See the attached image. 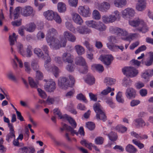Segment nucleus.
I'll return each instance as SVG.
<instances>
[{
  "mask_svg": "<svg viewBox=\"0 0 153 153\" xmlns=\"http://www.w3.org/2000/svg\"><path fill=\"white\" fill-rule=\"evenodd\" d=\"M17 37L18 36L16 35V34L14 33H13L12 35L9 36V41L11 45L12 46L14 45L15 42L16 41Z\"/></svg>",
  "mask_w": 153,
  "mask_h": 153,
  "instance_id": "nucleus-42",
  "label": "nucleus"
},
{
  "mask_svg": "<svg viewBox=\"0 0 153 153\" xmlns=\"http://www.w3.org/2000/svg\"><path fill=\"white\" fill-rule=\"evenodd\" d=\"M63 37L61 38L60 41L58 42L56 46V50L61 47H65L66 44L67 40L72 42H74L76 40L75 36L72 33L68 31H66L63 33Z\"/></svg>",
  "mask_w": 153,
  "mask_h": 153,
  "instance_id": "nucleus-3",
  "label": "nucleus"
},
{
  "mask_svg": "<svg viewBox=\"0 0 153 153\" xmlns=\"http://www.w3.org/2000/svg\"><path fill=\"white\" fill-rule=\"evenodd\" d=\"M110 140L111 141L116 140L117 138V136L116 133L111 132L108 135Z\"/></svg>",
  "mask_w": 153,
  "mask_h": 153,
  "instance_id": "nucleus-48",
  "label": "nucleus"
},
{
  "mask_svg": "<svg viewBox=\"0 0 153 153\" xmlns=\"http://www.w3.org/2000/svg\"><path fill=\"white\" fill-rule=\"evenodd\" d=\"M91 69L93 70L95 69L100 72H102L104 71L103 66L100 64H94L92 65Z\"/></svg>",
  "mask_w": 153,
  "mask_h": 153,
  "instance_id": "nucleus-37",
  "label": "nucleus"
},
{
  "mask_svg": "<svg viewBox=\"0 0 153 153\" xmlns=\"http://www.w3.org/2000/svg\"><path fill=\"white\" fill-rule=\"evenodd\" d=\"M110 16L113 22L115 21L120 20L121 18V14L117 10L114 11Z\"/></svg>",
  "mask_w": 153,
  "mask_h": 153,
  "instance_id": "nucleus-25",
  "label": "nucleus"
},
{
  "mask_svg": "<svg viewBox=\"0 0 153 153\" xmlns=\"http://www.w3.org/2000/svg\"><path fill=\"white\" fill-rule=\"evenodd\" d=\"M99 59L106 65H109L113 60L114 57L111 55H102Z\"/></svg>",
  "mask_w": 153,
  "mask_h": 153,
  "instance_id": "nucleus-16",
  "label": "nucleus"
},
{
  "mask_svg": "<svg viewBox=\"0 0 153 153\" xmlns=\"http://www.w3.org/2000/svg\"><path fill=\"white\" fill-rule=\"evenodd\" d=\"M16 61L18 62L19 67L20 68H22L23 67V63L21 59H19L16 55L14 56V65L13 68L15 69H16L18 68V65L16 62Z\"/></svg>",
  "mask_w": 153,
  "mask_h": 153,
  "instance_id": "nucleus-28",
  "label": "nucleus"
},
{
  "mask_svg": "<svg viewBox=\"0 0 153 153\" xmlns=\"http://www.w3.org/2000/svg\"><path fill=\"white\" fill-rule=\"evenodd\" d=\"M44 81L46 82L45 85V90L50 92H53L56 88V84L54 81L52 79L47 80L45 79Z\"/></svg>",
  "mask_w": 153,
  "mask_h": 153,
  "instance_id": "nucleus-11",
  "label": "nucleus"
},
{
  "mask_svg": "<svg viewBox=\"0 0 153 153\" xmlns=\"http://www.w3.org/2000/svg\"><path fill=\"white\" fill-rule=\"evenodd\" d=\"M126 151L129 153H134L137 151V149L132 145L129 144L128 145L126 148Z\"/></svg>",
  "mask_w": 153,
  "mask_h": 153,
  "instance_id": "nucleus-35",
  "label": "nucleus"
},
{
  "mask_svg": "<svg viewBox=\"0 0 153 153\" xmlns=\"http://www.w3.org/2000/svg\"><path fill=\"white\" fill-rule=\"evenodd\" d=\"M150 75L151 74L149 72V70H146L142 73L141 77L146 79L147 81H149V78L152 76Z\"/></svg>",
  "mask_w": 153,
  "mask_h": 153,
  "instance_id": "nucleus-33",
  "label": "nucleus"
},
{
  "mask_svg": "<svg viewBox=\"0 0 153 153\" xmlns=\"http://www.w3.org/2000/svg\"><path fill=\"white\" fill-rule=\"evenodd\" d=\"M108 40L110 43L114 44L118 42L116 37L114 36H111L108 37Z\"/></svg>",
  "mask_w": 153,
  "mask_h": 153,
  "instance_id": "nucleus-60",
  "label": "nucleus"
},
{
  "mask_svg": "<svg viewBox=\"0 0 153 153\" xmlns=\"http://www.w3.org/2000/svg\"><path fill=\"white\" fill-rule=\"evenodd\" d=\"M39 95L43 99H45L47 97V95L45 92L40 88L37 89Z\"/></svg>",
  "mask_w": 153,
  "mask_h": 153,
  "instance_id": "nucleus-62",
  "label": "nucleus"
},
{
  "mask_svg": "<svg viewBox=\"0 0 153 153\" xmlns=\"http://www.w3.org/2000/svg\"><path fill=\"white\" fill-rule=\"evenodd\" d=\"M146 6L145 0H138L136 7L138 11H142L145 8Z\"/></svg>",
  "mask_w": 153,
  "mask_h": 153,
  "instance_id": "nucleus-23",
  "label": "nucleus"
},
{
  "mask_svg": "<svg viewBox=\"0 0 153 153\" xmlns=\"http://www.w3.org/2000/svg\"><path fill=\"white\" fill-rule=\"evenodd\" d=\"M95 6L100 11L103 12H106L110 8V5L109 3L104 1L100 4L98 2H96L95 4Z\"/></svg>",
  "mask_w": 153,
  "mask_h": 153,
  "instance_id": "nucleus-15",
  "label": "nucleus"
},
{
  "mask_svg": "<svg viewBox=\"0 0 153 153\" xmlns=\"http://www.w3.org/2000/svg\"><path fill=\"white\" fill-rule=\"evenodd\" d=\"M133 143L137 146L140 149L143 148L144 145L143 144L141 143L140 141L137 140L136 139H134L132 140Z\"/></svg>",
  "mask_w": 153,
  "mask_h": 153,
  "instance_id": "nucleus-54",
  "label": "nucleus"
},
{
  "mask_svg": "<svg viewBox=\"0 0 153 153\" xmlns=\"http://www.w3.org/2000/svg\"><path fill=\"white\" fill-rule=\"evenodd\" d=\"M115 79L110 77L106 78L104 80V82L107 85H112L114 84L115 82Z\"/></svg>",
  "mask_w": 153,
  "mask_h": 153,
  "instance_id": "nucleus-45",
  "label": "nucleus"
},
{
  "mask_svg": "<svg viewBox=\"0 0 153 153\" xmlns=\"http://www.w3.org/2000/svg\"><path fill=\"white\" fill-rule=\"evenodd\" d=\"M53 17V20H54L57 23L60 24L62 22V19L57 13L56 12Z\"/></svg>",
  "mask_w": 153,
  "mask_h": 153,
  "instance_id": "nucleus-56",
  "label": "nucleus"
},
{
  "mask_svg": "<svg viewBox=\"0 0 153 153\" xmlns=\"http://www.w3.org/2000/svg\"><path fill=\"white\" fill-rule=\"evenodd\" d=\"M71 15L72 19L75 23L79 25L82 24L83 22L82 19L79 14L76 13H73Z\"/></svg>",
  "mask_w": 153,
  "mask_h": 153,
  "instance_id": "nucleus-22",
  "label": "nucleus"
},
{
  "mask_svg": "<svg viewBox=\"0 0 153 153\" xmlns=\"http://www.w3.org/2000/svg\"><path fill=\"white\" fill-rule=\"evenodd\" d=\"M25 30L29 32H32L35 30L36 25L33 22H31L26 26Z\"/></svg>",
  "mask_w": 153,
  "mask_h": 153,
  "instance_id": "nucleus-27",
  "label": "nucleus"
},
{
  "mask_svg": "<svg viewBox=\"0 0 153 153\" xmlns=\"http://www.w3.org/2000/svg\"><path fill=\"white\" fill-rule=\"evenodd\" d=\"M129 23L132 27H139L141 25L144 24V21L141 19L137 18L129 21Z\"/></svg>",
  "mask_w": 153,
  "mask_h": 153,
  "instance_id": "nucleus-18",
  "label": "nucleus"
},
{
  "mask_svg": "<svg viewBox=\"0 0 153 153\" xmlns=\"http://www.w3.org/2000/svg\"><path fill=\"white\" fill-rule=\"evenodd\" d=\"M78 10L79 14L84 17H88L91 14L90 9L87 5L79 6Z\"/></svg>",
  "mask_w": 153,
  "mask_h": 153,
  "instance_id": "nucleus-14",
  "label": "nucleus"
},
{
  "mask_svg": "<svg viewBox=\"0 0 153 153\" xmlns=\"http://www.w3.org/2000/svg\"><path fill=\"white\" fill-rule=\"evenodd\" d=\"M150 59L148 61L145 63V65L147 66H149L153 63V52H150L149 53Z\"/></svg>",
  "mask_w": 153,
  "mask_h": 153,
  "instance_id": "nucleus-49",
  "label": "nucleus"
},
{
  "mask_svg": "<svg viewBox=\"0 0 153 153\" xmlns=\"http://www.w3.org/2000/svg\"><path fill=\"white\" fill-rule=\"evenodd\" d=\"M102 21L105 23L108 24L113 22L112 19L110 16V15L109 16L104 15L102 17Z\"/></svg>",
  "mask_w": 153,
  "mask_h": 153,
  "instance_id": "nucleus-39",
  "label": "nucleus"
},
{
  "mask_svg": "<svg viewBox=\"0 0 153 153\" xmlns=\"http://www.w3.org/2000/svg\"><path fill=\"white\" fill-rule=\"evenodd\" d=\"M62 59L63 62L71 63L73 62V57L68 52L64 53L62 55Z\"/></svg>",
  "mask_w": 153,
  "mask_h": 153,
  "instance_id": "nucleus-19",
  "label": "nucleus"
},
{
  "mask_svg": "<svg viewBox=\"0 0 153 153\" xmlns=\"http://www.w3.org/2000/svg\"><path fill=\"white\" fill-rule=\"evenodd\" d=\"M69 77L71 81V84L69 80L66 77H61L59 78L58 80V85L60 88L66 90L68 87L74 84L75 82L74 77L71 75H69Z\"/></svg>",
  "mask_w": 153,
  "mask_h": 153,
  "instance_id": "nucleus-4",
  "label": "nucleus"
},
{
  "mask_svg": "<svg viewBox=\"0 0 153 153\" xmlns=\"http://www.w3.org/2000/svg\"><path fill=\"white\" fill-rule=\"evenodd\" d=\"M57 7L59 12L60 13L64 12L66 10V5L63 2L59 3L58 4Z\"/></svg>",
  "mask_w": 153,
  "mask_h": 153,
  "instance_id": "nucleus-34",
  "label": "nucleus"
},
{
  "mask_svg": "<svg viewBox=\"0 0 153 153\" xmlns=\"http://www.w3.org/2000/svg\"><path fill=\"white\" fill-rule=\"evenodd\" d=\"M123 74L126 76L133 77L138 74V71L135 68L131 67H125L122 69Z\"/></svg>",
  "mask_w": 153,
  "mask_h": 153,
  "instance_id": "nucleus-8",
  "label": "nucleus"
},
{
  "mask_svg": "<svg viewBox=\"0 0 153 153\" xmlns=\"http://www.w3.org/2000/svg\"><path fill=\"white\" fill-rule=\"evenodd\" d=\"M136 94L135 90L131 88H128L126 90L125 95L128 99L134 98Z\"/></svg>",
  "mask_w": 153,
  "mask_h": 153,
  "instance_id": "nucleus-21",
  "label": "nucleus"
},
{
  "mask_svg": "<svg viewBox=\"0 0 153 153\" xmlns=\"http://www.w3.org/2000/svg\"><path fill=\"white\" fill-rule=\"evenodd\" d=\"M137 30L142 33H145L148 30V28L144 22V24L141 25L138 28Z\"/></svg>",
  "mask_w": 153,
  "mask_h": 153,
  "instance_id": "nucleus-41",
  "label": "nucleus"
},
{
  "mask_svg": "<svg viewBox=\"0 0 153 153\" xmlns=\"http://www.w3.org/2000/svg\"><path fill=\"white\" fill-rule=\"evenodd\" d=\"M114 89L110 87H108L106 89L103 90L101 93V94L103 95H107L108 93L114 90Z\"/></svg>",
  "mask_w": 153,
  "mask_h": 153,
  "instance_id": "nucleus-55",
  "label": "nucleus"
},
{
  "mask_svg": "<svg viewBox=\"0 0 153 153\" xmlns=\"http://www.w3.org/2000/svg\"><path fill=\"white\" fill-rule=\"evenodd\" d=\"M77 54L79 55H81L84 53L85 50L84 48L79 45H76L75 46Z\"/></svg>",
  "mask_w": 153,
  "mask_h": 153,
  "instance_id": "nucleus-36",
  "label": "nucleus"
},
{
  "mask_svg": "<svg viewBox=\"0 0 153 153\" xmlns=\"http://www.w3.org/2000/svg\"><path fill=\"white\" fill-rule=\"evenodd\" d=\"M78 0H68L69 5L71 7H76L77 6Z\"/></svg>",
  "mask_w": 153,
  "mask_h": 153,
  "instance_id": "nucleus-61",
  "label": "nucleus"
},
{
  "mask_svg": "<svg viewBox=\"0 0 153 153\" xmlns=\"http://www.w3.org/2000/svg\"><path fill=\"white\" fill-rule=\"evenodd\" d=\"M135 121L139 126L142 127H144L146 125V123L142 119H137Z\"/></svg>",
  "mask_w": 153,
  "mask_h": 153,
  "instance_id": "nucleus-58",
  "label": "nucleus"
},
{
  "mask_svg": "<svg viewBox=\"0 0 153 153\" xmlns=\"http://www.w3.org/2000/svg\"><path fill=\"white\" fill-rule=\"evenodd\" d=\"M116 99L117 101L119 103H124V100L121 92L119 91L118 92L116 96Z\"/></svg>",
  "mask_w": 153,
  "mask_h": 153,
  "instance_id": "nucleus-44",
  "label": "nucleus"
},
{
  "mask_svg": "<svg viewBox=\"0 0 153 153\" xmlns=\"http://www.w3.org/2000/svg\"><path fill=\"white\" fill-rule=\"evenodd\" d=\"M61 130L62 131L66 130L67 131H70L73 135L75 134L77 135H78L79 134L81 135L84 136L85 135V132L82 127H80L78 131L76 132L71 127L68 126L67 125L64 124L62 125V127L61 128Z\"/></svg>",
  "mask_w": 153,
  "mask_h": 153,
  "instance_id": "nucleus-9",
  "label": "nucleus"
},
{
  "mask_svg": "<svg viewBox=\"0 0 153 153\" xmlns=\"http://www.w3.org/2000/svg\"><path fill=\"white\" fill-rule=\"evenodd\" d=\"M32 48L31 46H28L26 49V52L25 51V55L22 56L28 58L30 57L33 55V53L31 51Z\"/></svg>",
  "mask_w": 153,
  "mask_h": 153,
  "instance_id": "nucleus-38",
  "label": "nucleus"
},
{
  "mask_svg": "<svg viewBox=\"0 0 153 153\" xmlns=\"http://www.w3.org/2000/svg\"><path fill=\"white\" fill-rule=\"evenodd\" d=\"M75 63L77 65H81L82 68H83V70H81L79 71L81 73L85 74L87 72L88 68L86 65V62L85 59L82 56H79L76 58Z\"/></svg>",
  "mask_w": 153,
  "mask_h": 153,
  "instance_id": "nucleus-10",
  "label": "nucleus"
},
{
  "mask_svg": "<svg viewBox=\"0 0 153 153\" xmlns=\"http://www.w3.org/2000/svg\"><path fill=\"white\" fill-rule=\"evenodd\" d=\"M13 10V7H10V16L11 18L12 15L13 13L14 19L18 18L19 16L20 10L21 14L25 16H29L32 14L33 13V8L29 6H26L22 8L19 7H17L15 8L13 13H12Z\"/></svg>",
  "mask_w": 153,
  "mask_h": 153,
  "instance_id": "nucleus-2",
  "label": "nucleus"
},
{
  "mask_svg": "<svg viewBox=\"0 0 153 153\" xmlns=\"http://www.w3.org/2000/svg\"><path fill=\"white\" fill-rule=\"evenodd\" d=\"M104 139L101 137H98L96 138L95 140V143L97 145H101L103 143Z\"/></svg>",
  "mask_w": 153,
  "mask_h": 153,
  "instance_id": "nucleus-59",
  "label": "nucleus"
},
{
  "mask_svg": "<svg viewBox=\"0 0 153 153\" xmlns=\"http://www.w3.org/2000/svg\"><path fill=\"white\" fill-rule=\"evenodd\" d=\"M76 33H78L80 34H84L91 32V30L89 28L84 26H78L75 29Z\"/></svg>",
  "mask_w": 153,
  "mask_h": 153,
  "instance_id": "nucleus-17",
  "label": "nucleus"
},
{
  "mask_svg": "<svg viewBox=\"0 0 153 153\" xmlns=\"http://www.w3.org/2000/svg\"><path fill=\"white\" fill-rule=\"evenodd\" d=\"M55 13L56 12H54L52 10H49L44 12L43 15L46 19L52 21L53 20V17Z\"/></svg>",
  "mask_w": 153,
  "mask_h": 153,
  "instance_id": "nucleus-20",
  "label": "nucleus"
},
{
  "mask_svg": "<svg viewBox=\"0 0 153 153\" xmlns=\"http://www.w3.org/2000/svg\"><path fill=\"white\" fill-rule=\"evenodd\" d=\"M109 30L111 33L120 36H126L128 34V32L125 30L117 27H110Z\"/></svg>",
  "mask_w": 153,
  "mask_h": 153,
  "instance_id": "nucleus-12",
  "label": "nucleus"
},
{
  "mask_svg": "<svg viewBox=\"0 0 153 153\" xmlns=\"http://www.w3.org/2000/svg\"><path fill=\"white\" fill-rule=\"evenodd\" d=\"M33 52L38 57L46 59L45 57L44 58V54L41 49L38 48H35L33 49Z\"/></svg>",
  "mask_w": 153,
  "mask_h": 153,
  "instance_id": "nucleus-29",
  "label": "nucleus"
},
{
  "mask_svg": "<svg viewBox=\"0 0 153 153\" xmlns=\"http://www.w3.org/2000/svg\"><path fill=\"white\" fill-rule=\"evenodd\" d=\"M97 22L94 20L86 21L85 23L88 27L95 29Z\"/></svg>",
  "mask_w": 153,
  "mask_h": 153,
  "instance_id": "nucleus-46",
  "label": "nucleus"
},
{
  "mask_svg": "<svg viewBox=\"0 0 153 153\" xmlns=\"http://www.w3.org/2000/svg\"><path fill=\"white\" fill-rule=\"evenodd\" d=\"M93 108L94 110L97 113V119L105 121L106 120V117L100 104L99 103H96L94 105Z\"/></svg>",
  "mask_w": 153,
  "mask_h": 153,
  "instance_id": "nucleus-7",
  "label": "nucleus"
},
{
  "mask_svg": "<svg viewBox=\"0 0 153 153\" xmlns=\"http://www.w3.org/2000/svg\"><path fill=\"white\" fill-rule=\"evenodd\" d=\"M57 30L54 28L49 29L47 31L46 39L50 48L54 50H56V46L59 40L54 36L57 34Z\"/></svg>",
  "mask_w": 153,
  "mask_h": 153,
  "instance_id": "nucleus-1",
  "label": "nucleus"
},
{
  "mask_svg": "<svg viewBox=\"0 0 153 153\" xmlns=\"http://www.w3.org/2000/svg\"><path fill=\"white\" fill-rule=\"evenodd\" d=\"M18 51L22 56L25 55V51L22 44L20 43H19L17 44Z\"/></svg>",
  "mask_w": 153,
  "mask_h": 153,
  "instance_id": "nucleus-47",
  "label": "nucleus"
},
{
  "mask_svg": "<svg viewBox=\"0 0 153 153\" xmlns=\"http://www.w3.org/2000/svg\"><path fill=\"white\" fill-rule=\"evenodd\" d=\"M54 61L56 63L59 65H62L63 63V60L61 57L59 56H56L55 57Z\"/></svg>",
  "mask_w": 153,
  "mask_h": 153,
  "instance_id": "nucleus-64",
  "label": "nucleus"
},
{
  "mask_svg": "<svg viewBox=\"0 0 153 153\" xmlns=\"http://www.w3.org/2000/svg\"><path fill=\"white\" fill-rule=\"evenodd\" d=\"M81 144L83 146H85L90 150L91 149V147L93 146L92 144L88 143L86 140H82L80 142Z\"/></svg>",
  "mask_w": 153,
  "mask_h": 153,
  "instance_id": "nucleus-53",
  "label": "nucleus"
},
{
  "mask_svg": "<svg viewBox=\"0 0 153 153\" xmlns=\"http://www.w3.org/2000/svg\"><path fill=\"white\" fill-rule=\"evenodd\" d=\"M131 81L128 77H124L123 80L122 84L123 85L126 87L130 86L131 85Z\"/></svg>",
  "mask_w": 153,
  "mask_h": 153,
  "instance_id": "nucleus-40",
  "label": "nucleus"
},
{
  "mask_svg": "<svg viewBox=\"0 0 153 153\" xmlns=\"http://www.w3.org/2000/svg\"><path fill=\"white\" fill-rule=\"evenodd\" d=\"M106 28V26L102 22H97L95 29L102 31L105 30Z\"/></svg>",
  "mask_w": 153,
  "mask_h": 153,
  "instance_id": "nucleus-30",
  "label": "nucleus"
},
{
  "mask_svg": "<svg viewBox=\"0 0 153 153\" xmlns=\"http://www.w3.org/2000/svg\"><path fill=\"white\" fill-rule=\"evenodd\" d=\"M113 3L116 7L120 8L126 6L127 1L126 0H114Z\"/></svg>",
  "mask_w": 153,
  "mask_h": 153,
  "instance_id": "nucleus-24",
  "label": "nucleus"
},
{
  "mask_svg": "<svg viewBox=\"0 0 153 153\" xmlns=\"http://www.w3.org/2000/svg\"><path fill=\"white\" fill-rule=\"evenodd\" d=\"M66 27L70 31L73 32L74 33H76V28L72 24L69 22H66L65 23Z\"/></svg>",
  "mask_w": 153,
  "mask_h": 153,
  "instance_id": "nucleus-43",
  "label": "nucleus"
},
{
  "mask_svg": "<svg viewBox=\"0 0 153 153\" xmlns=\"http://www.w3.org/2000/svg\"><path fill=\"white\" fill-rule=\"evenodd\" d=\"M46 60L45 62L44 66L45 68L48 71H52L53 74L55 77L58 76V74L60 72L58 68L56 66L54 65L51 66L49 63L51 61L50 56L46 57Z\"/></svg>",
  "mask_w": 153,
  "mask_h": 153,
  "instance_id": "nucleus-5",
  "label": "nucleus"
},
{
  "mask_svg": "<svg viewBox=\"0 0 153 153\" xmlns=\"http://www.w3.org/2000/svg\"><path fill=\"white\" fill-rule=\"evenodd\" d=\"M86 126L89 130H93L95 127V124L93 122H90L86 123Z\"/></svg>",
  "mask_w": 153,
  "mask_h": 153,
  "instance_id": "nucleus-63",
  "label": "nucleus"
},
{
  "mask_svg": "<svg viewBox=\"0 0 153 153\" xmlns=\"http://www.w3.org/2000/svg\"><path fill=\"white\" fill-rule=\"evenodd\" d=\"M86 83L90 85H92L95 83V79L94 76L88 74L85 79Z\"/></svg>",
  "mask_w": 153,
  "mask_h": 153,
  "instance_id": "nucleus-32",
  "label": "nucleus"
},
{
  "mask_svg": "<svg viewBox=\"0 0 153 153\" xmlns=\"http://www.w3.org/2000/svg\"><path fill=\"white\" fill-rule=\"evenodd\" d=\"M53 111L54 114L55 115H57L60 119L67 120L73 128H74L76 127V123L75 121L71 117L66 114L63 115H62L61 112L58 109H54Z\"/></svg>",
  "mask_w": 153,
  "mask_h": 153,
  "instance_id": "nucleus-6",
  "label": "nucleus"
},
{
  "mask_svg": "<svg viewBox=\"0 0 153 153\" xmlns=\"http://www.w3.org/2000/svg\"><path fill=\"white\" fill-rule=\"evenodd\" d=\"M10 132L7 135L6 137V140L9 142L11 140V139L13 138H15V131L13 129V127L9 128Z\"/></svg>",
  "mask_w": 153,
  "mask_h": 153,
  "instance_id": "nucleus-26",
  "label": "nucleus"
},
{
  "mask_svg": "<svg viewBox=\"0 0 153 153\" xmlns=\"http://www.w3.org/2000/svg\"><path fill=\"white\" fill-rule=\"evenodd\" d=\"M42 50L44 52L45 54L47 56H45V58L47 57L48 56H50L49 55V51H48V47L46 45H44L41 47Z\"/></svg>",
  "mask_w": 153,
  "mask_h": 153,
  "instance_id": "nucleus-57",
  "label": "nucleus"
},
{
  "mask_svg": "<svg viewBox=\"0 0 153 153\" xmlns=\"http://www.w3.org/2000/svg\"><path fill=\"white\" fill-rule=\"evenodd\" d=\"M123 17L127 19L133 17L135 14L134 10L131 8L128 7L121 11Z\"/></svg>",
  "mask_w": 153,
  "mask_h": 153,
  "instance_id": "nucleus-13",
  "label": "nucleus"
},
{
  "mask_svg": "<svg viewBox=\"0 0 153 153\" xmlns=\"http://www.w3.org/2000/svg\"><path fill=\"white\" fill-rule=\"evenodd\" d=\"M116 130L119 132L123 133L127 130V128L122 125H119L115 128Z\"/></svg>",
  "mask_w": 153,
  "mask_h": 153,
  "instance_id": "nucleus-51",
  "label": "nucleus"
},
{
  "mask_svg": "<svg viewBox=\"0 0 153 153\" xmlns=\"http://www.w3.org/2000/svg\"><path fill=\"white\" fill-rule=\"evenodd\" d=\"M93 18L94 19L98 20L101 18V15L99 12L97 10H94L93 13Z\"/></svg>",
  "mask_w": 153,
  "mask_h": 153,
  "instance_id": "nucleus-50",
  "label": "nucleus"
},
{
  "mask_svg": "<svg viewBox=\"0 0 153 153\" xmlns=\"http://www.w3.org/2000/svg\"><path fill=\"white\" fill-rule=\"evenodd\" d=\"M107 46L109 49L112 51H114L115 49L118 48L121 50L122 51H123L124 49L123 46H118L116 45H110L109 43H107Z\"/></svg>",
  "mask_w": 153,
  "mask_h": 153,
  "instance_id": "nucleus-31",
  "label": "nucleus"
},
{
  "mask_svg": "<svg viewBox=\"0 0 153 153\" xmlns=\"http://www.w3.org/2000/svg\"><path fill=\"white\" fill-rule=\"evenodd\" d=\"M28 80L29 84L32 88H36L37 87L38 82H35L33 79L30 77L28 78Z\"/></svg>",
  "mask_w": 153,
  "mask_h": 153,
  "instance_id": "nucleus-52",
  "label": "nucleus"
}]
</instances>
